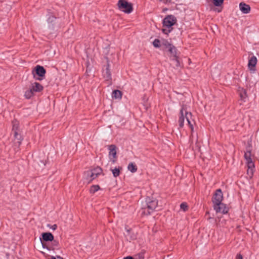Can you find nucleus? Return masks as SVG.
I'll return each instance as SVG.
<instances>
[{
    "instance_id": "1",
    "label": "nucleus",
    "mask_w": 259,
    "mask_h": 259,
    "mask_svg": "<svg viewBox=\"0 0 259 259\" xmlns=\"http://www.w3.org/2000/svg\"><path fill=\"white\" fill-rule=\"evenodd\" d=\"M185 119L186 120L187 125L189 126L191 131V135L190 136V140H191V138L193 135L192 133L194 131L193 124L195 122L192 118V113L188 111L186 106H183L180 111V115L179 119L180 127H183Z\"/></svg>"
},
{
    "instance_id": "2",
    "label": "nucleus",
    "mask_w": 259,
    "mask_h": 259,
    "mask_svg": "<svg viewBox=\"0 0 259 259\" xmlns=\"http://www.w3.org/2000/svg\"><path fill=\"white\" fill-rule=\"evenodd\" d=\"M176 22L177 19L174 16L170 15L165 17L162 22L163 27H164L162 29V32L165 34H168L172 31V26Z\"/></svg>"
},
{
    "instance_id": "3",
    "label": "nucleus",
    "mask_w": 259,
    "mask_h": 259,
    "mask_svg": "<svg viewBox=\"0 0 259 259\" xmlns=\"http://www.w3.org/2000/svg\"><path fill=\"white\" fill-rule=\"evenodd\" d=\"M44 89L43 86L39 83L34 82L31 83L29 88L24 93V97L29 99L34 96L36 93H39Z\"/></svg>"
},
{
    "instance_id": "4",
    "label": "nucleus",
    "mask_w": 259,
    "mask_h": 259,
    "mask_svg": "<svg viewBox=\"0 0 259 259\" xmlns=\"http://www.w3.org/2000/svg\"><path fill=\"white\" fill-rule=\"evenodd\" d=\"M244 157L246 161V164L247 165V174L249 177H252L253 174V169L254 167V164L252 159V154L251 153V148L249 147L247 151L245 152Z\"/></svg>"
},
{
    "instance_id": "5",
    "label": "nucleus",
    "mask_w": 259,
    "mask_h": 259,
    "mask_svg": "<svg viewBox=\"0 0 259 259\" xmlns=\"http://www.w3.org/2000/svg\"><path fill=\"white\" fill-rule=\"evenodd\" d=\"M118 7L120 10L125 13H130L133 11L132 4L124 0H119L118 1Z\"/></svg>"
},
{
    "instance_id": "6",
    "label": "nucleus",
    "mask_w": 259,
    "mask_h": 259,
    "mask_svg": "<svg viewBox=\"0 0 259 259\" xmlns=\"http://www.w3.org/2000/svg\"><path fill=\"white\" fill-rule=\"evenodd\" d=\"M32 73L34 78L37 80H40L42 79L41 77H44L46 74V70L44 67L37 65L32 70Z\"/></svg>"
},
{
    "instance_id": "7",
    "label": "nucleus",
    "mask_w": 259,
    "mask_h": 259,
    "mask_svg": "<svg viewBox=\"0 0 259 259\" xmlns=\"http://www.w3.org/2000/svg\"><path fill=\"white\" fill-rule=\"evenodd\" d=\"M158 202L156 200L147 201V207L144 208L143 213L147 214H150L157 207Z\"/></svg>"
},
{
    "instance_id": "8",
    "label": "nucleus",
    "mask_w": 259,
    "mask_h": 259,
    "mask_svg": "<svg viewBox=\"0 0 259 259\" xmlns=\"http://www.w3.org/2000/svg\"><path fill=\"white\" fill-rule=\"evenodd\" d=\"M109 158L112 163H115L117 160V147L115 145L108 146Z\"/></svg>"
},
{
    "instance_id": "9",
    "label": "nucleus",
    "mask_w": 259,
    "mask_h": 259,
    "mask_svg": "<svg viewBox=\"0 0 259 259\" xmlns=\"http://www.w3.org/2000/svg\"><path fill=\"white\" fill-rule=\"evenodd\" d=\"M213 208L217 213L226 214L228 211V207L223 203L213 205Z\"/></svg>"
},
{
    "instance_id": "10",
    "label": "nucleus",
    "mask_w": 259,
    "mask_h": 259,
    "mask_svg": "<svg viewBox=\"0 0 259 259\" xmlns=\"http://www.w3.org/2000/svg\"><path fill=\"white\" fill-rule=\"evenodd\" d=\"M223 199V193L221 189H218L213 197L212 202L214 204L221 203Z\"/></svg>"
},
{
    "instance_id": "11",
    "label": "nucleus",
    "mask_w": 259,
    "mask_h": 259,
    "mask_svg": "<svg viewBox=\"0 0 259 259\" xmlns=\"http://www.w3.org/2000/svg\"><path fill=\"white\" fill-rule=\"evenodd\" d=\"M257 63V59L255 56H252L248 61V67L250 71L255 70V66Z\"/></svg>"
},
{
    "instance_id": "12",
    "label": "nucleus",
    "mask_w": 259,
    "mask_h": 259,
    "mask_svg": "<svg viewBox=\"0 0 259 259\" xmlns=\"http://www.w3.org/2000/svg\"><path fill=\"white\" fill-rule=\"evenodd\" d=\"M169 49H168V51L169 52H170V53L171 54V56L173 57V60L176 61V62H177V66H179V61L178 59V57L177 56V50H176V48L171 45L169 47Z\"/></svg>"
},
{
    "instance_id": "13",
    "label": "nucleus",
    "mask_w": 259,
    "mask_h": 259,
    "mask_svg": "<svg viewBox=\"0 0 259 259\" xmlns=\"http://www.w3.org/2000/svg\"><path fill=\"white\" fill-rule=\"evenodd\" d=\"M85 177L87 180L88 181V183H90L97 177L92 170L86 171L85 172Z\"/></svg>"
},
{
    "instance_id": "14",
    "label": "nucleus",
    "mask_w": 259,
    "mask_h": 259,
    "mask_svg": "<svg viewBox=\"0 0 259 259\" xmlns=\"http://www.w3.org/2000/svg\"><path fill=\"white\" fill-rule=\"evenodd\" d=\"M239 8L240 11L243 14H248L250 11V7L248 5H247L244 3H240L239 4Z\"/></svg>"
},
{
    "instance_id": "15",
    "label": "nucleus",
    "mask_w": 259,
    "mask_h": 259,
    "mask_svg": "<svg viewBox=\"0 0 259 259\" xmlns=\"http://www.w3.org/2000/svg\"><path fill=\"white\" fill-rule=\"evenodd\" d=\"M103 76L106 80H110L111 79V75L109 68V64L108 62L105 70H103Z\"/></svg>"
},
{
    "instance_id": "16",
    "label": "nucleus",
    "mask_w": 259,
    "mask_h": 259,
    "mask_svg": "<svg viewBox=\"0 0 259 259\" xmlns=\"http://www.w3.org/2000/svg\"><path fill=\"white\" fill-rule=\"evenodd\" d=\"M42 237L45 241H52L54 239L53 234L50 232L44 233L42 234Z\"/></svg>"
},
{
    "instance_id": "17",
    "label": "nucleus",
    "mask_w": 259,
    "mask_h": 259,
    "mask_svg": "<svg viewBox=\"0 0 259 259\" xmlns=\"http://www.w3.org/2000/svg\"><path fill=\"white\" fill-rule=\"evenodd\" d=\"M122 92L118 90H116L113 91L112 94V97L115 99L120 100L122 98Z\"/></svg>"
},
{
    "instance_id": "18",
    "label": "nucleus",
    "mask_w": 259,
    "mask_h": 259,
    "mask_svg": "<svg viewBox=\"0 0 259 259\" xmlns=\"http://www.w3.org/2000/svg\"><path fill=\"white\" fill-rule=\"evenodd\" d=\"M128 170L132 172H135L137 170V167L133 163H130L127 166Z\"/></svg>"
},
{
    "instance_id": "19",
    "label": "nucleus",
    "mask_w": 259,
    "mask_h": 259,
    "mask_svg": "<svg viewBox=\"0 0 259 259\" xmlns=\"http://www.w3.org/2000/svg\"><path fill=\"white\" fill-rule=\"evenodd\" d=\"M100 189L99 185H93L91 187L90 192L91 193L94 194L96 192Z\"/></svg>"
},
{
    "instance_id": "20",
    "label": "nucleus",
    "mask_w": 259,
    "mask_h": 259,
    "mask_svg": "<svg viewBox=\"0 0 259 259\" xmlns=\"http://www.w3.org/2000/svg\"><path fill=\"white\" fill-rule=\"evenodd\" d=\"M120 168H115L112 169V174L114 177H118L120 174Z\"/></svg>"
},
{
    "instance_id": "21",
    "label": "nucleus",
    "mask_w": 259,
    "mask_h": 259,
    "mask_svg": "<svg viewBox=\"0 0 259 259\" xmlns=\"http://www.w3.org/2000/svg\"><path fill=\"white\" fill-rule=\"evenodd\" d=\"M224 0H213V4L215 6H221L224 2Z\"/></svg>"
},
{
    "instance_id": "22",
    "label": "nucleus",
    "mask_w": 259,
    "mask_h": 259,
    "mask_svg": "<svg viewBox=\"0 0 259 259\" xmlns=\"http://www.w3.org/2000/svg\"><path fill=\"white\" fill-rule=\"evenodd\" d=\"M92 170L97 177L102 172V169L99 167H97L92 169Z\"/></svg>"
},
{
    "instance_id": "23",
    "label": "nucleus",
    "mask_w": 259,
    "mask_h": 259,
    "mask_svg": "<svg viewBox=\"0 0 259 259\" xmlns=\"http://www.w3.org/2000/svg\"><path fill=\"white\" fill-rule=\"evenodd\" d=\"M180 208L184 211H186L188 209V206L186 202H183L180 205Z\"/></svg>"
},
{
    "instance_id": "24",
    "label": "nucleus",
    "mask_w": 259,
    "mask_h": 259,
    "mask_svg": "<svg viewBox=\"0 0 259 259\" xmlns=\"http://www.w3.org/2000/svg\"><path fill=\"white\" fill-rule=\"evenodd\" d=\"M52 250L55 249L59 246V241L56 240H54L52 241Z\"/></svg>"
},
{
    "instance_id": "25",
    "label": "nucleus",
    "mask_w": 259,
    "mask_h": 259,
    "mask_svg": "<svg viewBox=\"0 0 259 259\" xmlns=\"http://www.w3.org/2000/svg\"><path fill=\"white\" fill-rule=\"evenodd\" d=\"M160 40L158 39H155L153 42V45L155 48H159L160 46Z\"/></svg>"
},
{
    "instance_id": "26",
    "label": "nucleus",
    "mask_w": 259,
    "mask_h": 259,
    "mask_svg": "<svg viewBox=\"0 0 259 259\" xmlns=\"http://www.w3.org/2000/svg\"><path fill=\"white\" fill-rule=\"evenodd\" d=\"M240 98L242 100H244L246 98V93L245 90H243L242 93H240Z\"/></svg>"
},
{
    "instance_id": "27",
    "label": "nucleus",
    "mask_w": 259,
    "mask_h": 259,
    "mask_svg": "<svg viewBox=\"0 0 259 259\" xmlns=\"http://www.w3.org/2000/svg\"><path fill=\"white\" fill-rule=\"evenodd\" d=\"M162 44L166 47H169L171 45L169 44L166 40H163L162 41Z\"/></svg>"
},
{
    "instance_id": "28",
    "label": "nucleus",
    "mask_w": 259,
    "mask_h": 259,
    "mask_svg": "<svg viewBox=\"0 0 259 259\" xmlns=\"http://www.w3.org/2000/svg\"><path fill=\"white\" fill-rule=\"evenodd\" d=\"M15 136L16 138H18V140H21V137L18 135V134L16 132H15Z\"/></svg>"
},
{
    "instance_id": "29",
    "label": "nucleus",
    "mask_w": 259,
    "mask_h": 259,
    "mask_svg": "<svg viewBox=\"0 0 259 259\" xmlns=\"http://www.w3.org/2000/svg\"><path fill=\"white\" fill-rule=\"evenodd\" d=\"M237 259H242V256L241 254H238L236 257Z\"/></svg>"
},
{
    "instance_id": "30",
    "label": "nucleus",
    "mask_w": 259,
    "mask_h": 259,
    "mask_svg": "<svg viewBox=\"0 0 259 259\" xmlns=\"http://www.w3.org/2000/svg\"><path fill=\"white\" fill-rule=\"evenodd\" d=\"M56 227H57V226H56V225H55L54 226V227H53V229H54V230L56 229Z\"/></svg>"
},
{
    "instance_id": "31",
    "label": "nucleus",
    "mask_w": 259,
    "mask_h": 259,
    "mask_svg": "<svg viewBox=\"0 0 259 259\" xmlns=\"http://www.w3.org/2000/svg\"><path fill=\"white\" fill-rule=\"evenodd\" d=\"M127 231V233H129V232H130V230H127V231Z\"/></svg>"
}]
</instances>
